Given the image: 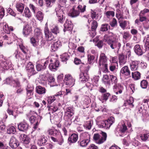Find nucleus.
Here are the masks:
<instances>
[{"mask_svg": "<svg viewBox=\"0 0 149 149\" xmlns=\"http://www.w3.org/2000/svg\"><path fill=\"white\" fill-rule=\"evenodd\" d=\"M119 23L120 26L123 30L127 28V25L130 24L129 21L126 20L120 21Z\"/></svg>", "mask_w": 149, "mask_h": 149, "instance_id": "36", "label": "nucleus"}, {"mask_svg": "<svg viewBox=\"0 0 149 149\" xmlns=\"http://www.w3.org/2000/svg\"><path fill=\"white\" fill-rule=\"evenodd\" d=\"M143 41L145 42L144 48L147 51H149V37L145 38Z\"/></svg>", "mask_w": 149, "mask_h": 149, "instance_id": "54", "label": "nucleus"}, {"mask_svg": "<svg viewBox=\"0 0 149 149\" xmlns=\"http://www.w3.org/2000/svg\"><path fill=\"white\" fill-rule=\"evenodd\" d=\"M134 50L135 53L138 56H141L143 53L147 51L145 48L143 49L142 46L138 44L135 46Z\"/></svg>", "mask_w": 149, "mask_h": 149, "instance_id": "12", "label": "nucleus"}, {"mask_svg": "<svg viewBox=\"0 0 149 149\" xmlns=\"http://www.w3.org/2000/svg\"><path fill=\"white\" fill-rule=\"evenodd\" d=\"M109 78H110L111 83L112 84L116 85L117 83L118 79L116 77L113 75H109Z\"/></svg>", "mask_w": 149, "mask_h": 149, "instance_id": "56", "label": "nucleus"}, {"mask_svg": "<svg viewBox=\"0 0 149 149\" xmlns=\"http://www.w3.org/2000/svg\"><path fill=\"white\" fill-rule=\"evenodd\" d=\"M127 130L128 128L125 122L122 120L119 123L116 129V134L118 136H124L127 132Z\"/></svg>", "mask_w": 149, "mask_h": 149, "instance_id": "3", "label": "nucleus"}, {"mask_svg": "<svg viewBox=\"0 0 149 149\" xmlns=\"http://www.w3.org/2000/svg\"><path fill=\"white\" fill-rule=\"evenodd\" d=\"M132 78L135 80H138L141 78V74L138 71L132 72Z\"/></svg>", "mask_w": 149, "mask_h": 149, "instance_id": "44", "label": "nucleus"}, {"mask_svg": "<svg viewBox=\"0 0 149 149\" xmlns=\"http://www.w3.org/2000/svg\"><path fill=\"white\" fill-rule=\"evenodd\" d=\"M110 28V26L107 23L103 24L101 25L100 30L102 32L106 31H108Z\"/></svg>", "mask_w": 149, "mask_h": 149, "instance_id": "41", "label": "nucleus"}, {"mask_svg": "<svg viewBox=\"0 0 149 149\" xmlns=\"http://www.w3.org/2000/svg\"><path fill=\"white\" fill-rule=\"evenodd\" d=\"M14 55L16 59H18L19 60H22V63H25L27 60V58L26 57L25 58H23L22 57L23 56L22 54L17 50L15 51Z\"/></svg>", "mask_w": 149, "mask_h": 149, "instance_id": "23", "label": "nucleus"}, {"mask_svg": "<svg viewBox=\"0 0 149 149\" xmlns=\"http://www.w3.org/2000/svg\"><path fill=\"white\" fill-rule=\"evenodd\" d=\"M100 117H98L96 120V123L100 128H104V120H99Z\"/></svg>", "mask_w": 149, "mask_h": 149, "instance_id": "48", "label": "nucleus"}, {"mask_svg": "<svg viewBox=\"0 0 149 149\" xmlns=\"http://www.w3.org/2000/svg\"><path fill=\"white\" fill-rule=\"evenodd\" d=\"M29 124L26 121H23L19 123L18 125L19 130L23 132H26L29 129Z\"/></svg>", "mask_w": 149, "mask_h": 149, "instance_id": "14", "label": "nucleus"}, {"mask_svg": "<svg viewBox=\"0 0 149 149\" xmlns=\"http://www.w3.org/2000/svg\"><path fill=\"white\" fill-rule=\"evenodd\" d=\"M20 136V140L23 145L26 148L30 147L31 144L30 142L31 139L29 137L25 134H22Z\"/></svg>", "mask_w": 149, "mask_h": 149, "instance_id": "8", "label": "nucleus"}, {"mask_svg": "<svg viewBox=\"0 0 149 149\" xmlns=\"http://www.w3.org/2000/svg\"><path fill=\"white\" fill-rule=\"evenodd\" d=\"M9 144L10 147L13 149L17 148L19 145L18 140L14 136L11 137Z\"/></svg>", "mask_w": 149, "mask_h": 149, "instance_id": "15", "label": "nucleus"}, {"mask_svg": "<svg viewBox=\"0 0 149 149\" xmlns=\"http://www.w3.org/2000/svg\"><path fill=\"white\" fill-rule=\"evenodd\" d=\"M48 132L50 135L55 137H51V139L53 141L57 142L60 145H61L63 143L64 139L58 130L53 128L49 130Z\"/></svg>", "mask_w": 149, "mask_h": 149, "instance_id": "1", "label": "nucleus"}, {"mask_svg": "<svg viewBox=\"0 0 149 149\" xmlns=\"http://www.w3.org/2000/svg\"><path fill=\"white\" fill-rule=\"evenodd\" d=\"M79 137L80 139L90 140L91 135L87 132H84L80 134Z\"/></svg>", "mask_w": 149, "mask_h": 149, "instance_id": "35", "label": "nucleus"}, {"mask_svg": "<svg viewBox=\"0 0 149 149\" xmlns=\"http://www.w3.org/2000/svg\"><path fill=\"white\" fill-rule=\"evenodd\" d=\"M120 72L127 78L130 77V72L127 66H125L123 67L120 70Z\"/></svg>", "mask_w": 149, "mask_h": 149, "instance_id": "21", "label": "nucleus"}, {"mask_svg": "<svg viewBox=\"0 0 149 149\" xmlns=\"http://www.w3.org/2000/svg\"><path fill=\"white\" fill-rule=\"evenodd\" d=\"M48 81L50 84H51L50 85L51 87H53L56 86V84H54V82L55 80V79L52 76H49L48 78Z\"/></svg>", "mask_w": 149, "mask_h": 149, "instance_id": "55", "label": "nucleus"}, {"mask_svg": "<svg viewBox=\"0 0 149 149\" xmlns=\"http://www.w3.org/2000/svg\"><path fill=\"white\" fill-rule=\"evenodd\" d=\"M47 137L43 135L38 140V143L40 146H45L47 144Z\"/></svg>", "mask_w": 149, "mask_h": 149, "instance_id": "22", "label": "nucleus"}, {"mask_svg": "<svg viewBox=\"0 0 149 149\" xmlns=\"http://www.w3.org/2000/svg\"><path fill=\"white\" fill-rule=\"evenodd\" d=\"M26 70L28 76L29 77L37 73L34 69L33 64L31 62L28 63L26 68Z\"/></svg>", "mask_w": 149, "mask_h": 149, "instance_id": "10", "label": "nucleus"}, {"mask_svg": "<svg viewBox=\"0 0 149 149\" xmlns=\"http://www.w3.org/2000/svg\"><path fill=\"white\" fill-rule=\"evenodd\" d=\"M88 65L87 64L82 63L80 67V70L81 72H87L89 70Z\"/></svg>", "mask_w": 149, "mask_h": 149, "instance_id": "50", "label": "nucleus"}, {"mask_svg": "<svg viewBox=\"0 0 149 149\" xmlns=\"http://www.w3.org/2000/svg\"><path fill=\"white\" fill-rule=\"evenodd\" d=\"M74 109L73 107H70L66 108L65 113L67 114L65 116L73 117L74 114Z\"/></svg>", "mask_w": 149, "mask_h": 149, "instance_id": "25", "label": "nucleus"}, {"mask_svg": "<svg viewBox=\"0 0 149 149\" xmlns=\"http://www.w3.org/2000/svg\"><path fill=\"white\" fill-rule=\"evenodd\" d=\"M59 64V61L57 60H55L54 63H52L49 64V69L52 71H55L57 69Z\"/></svg>", "mask_w": 149, "mask_h": 149, "instance_id": "19", "label": "nucleus"}, {"mask_svg": "<svg viewBox=\"0 0 149 149\" xmlns=\"http://www.w3.org/2000/svg\"><path fill=\"white\" fill-rule=\"evenodd\" d=\"M148 109V107L143 105L141 103L139 102L136 108V111L139 116L142 117L145 115L146 111Z\"/></svg>", "mask_w": 149, "mask_h": 149, "instance_id": "9", "label": "nucleus"}, {"mask_svg": "<svg viewBox=\"0 0 149 149\" xmlns=\"http://www.w3.org/2000/svg\"><path fill=\"white\" fill-rule=\"evenodd\" d=\"M90 140L85 139H80L78 142V143L79 146L82 147L86 146L90 142Z\"/></svg>", "mask_w": 149, "mask_h": 149, "instance_id": "33", "label": "nucleus"}, {"mask_svg": "<svg viewBox=\"0 0 149 149\" xmlns=\"http://www.w3.org/2000/svg\"><path fill=\"white\" fill-rule=\"evenodd\" d=\"M78 139V135L77 134L73 133L69 136L68 139V141L69 143H75L77 141Z\"/></svg>", "mask_w": 149, "mask_h": 149, "instance_id": "24", "label": "nucleus"}, {"mask_svg": "<svg viewBox=\"0 0 149 149\" xmlns=\"http://www.w3.org/2000/svg\"><path fill=\"white\" fill-rule=\"evenodd\" d=\"M64 28L63 31L64 32L66 31H71L72 30L73 25L70 21H69L67 19L65 21V23L64 24Z\"/></svg>", "mask_w": 149, "mask_h": 149, "instance_id": "17", "label": "nucleus"}, {"mask_svg": "<svg viewBox=\"0 0 149 149\" xmlns=\"http://www.w3.org/2000/svg\"><path fill=\"white\" fill-rule=\"evenodd\" d=\"M107 138V134L101 131L100 134L98 133L94 134L93 139L94 140L96 141L97 143L101 144L104 143L106 140Z\"/></svg>", "mask_w": 149, "mask_h": 149, "instance_id": "4", "label": "nucleus"}, {"mask_svg": "<svg viewBox=\"0 0 149 149\" xmlns=\"http://www.w3.org/2000/svg\"><path fill=\"white\" fill-rule=\"evenodd\" d=\"M114 121V118L112 116L110 117L107 120H104V129H109Z\"/></svg>", "mask_w": 149, "mask_h": 149, "instance_id": "18", "label": "nucleus"}, {"mask_svg": "<svg viewBox=\"0 0 149 149\" xmlns=\"http://www.w3.org/2000/svg\"><path fill=\"white\" fill-rule=\"evenodd\" d=\"M139 62L136 61H132L130 63V67L132 70L134 71L137 70Z\"/></svg>", "mask_w": 149, "mask_h": 149, "instance_id": "29", "label": "nucleus"}, {"mask_svg": "<svg viewBox=\"0 0 149 149\" xmlns=\"http://www.w3.org/2000/svg\"><path fill=\"white\" fill-rule=\"evenodd\" d=\"M95 56L91 54L90 53H88V62L90 64L93 63L95 61Z\"/></svg>", "mask_w": 149, "mask_h": 149, "instance_id": "45", "label": "nucleus"}, {"mask_svg": "<svg viewBox=\"0 0 149 149\" xmlns=\"http://www.w3.org/2000/svg\"><path fill=\"white\" fill-rule=\"evenodd\" d=\"M16 132V129L15 127L12 126H9L8 127L7 132L9 134H14Z\"/></svg>", "mask_w": 149, "mask_h": 149, "instance_id": "47", "label": "nucleus"}, {"mask_svg": "<svg viewBox=\"0 0 149 149\" xmlns=\"http://www.w3.org/2000/svg\"><path fill=\"white\" fill-rule=\"evenodd\" d=\"M17 10L22 13L23 12L24 6L23 4L20 2H17L15 6Z\"/></svg>", "mask_w": 149, "mask_h": 149, "instance_id": "37", "label": "nucleus"}, {"mask_svg": "<svg viewBox=\"0 0 149 149\" xmlns=\"http://www.w3.org/2000/svg\"><path fill=\"white\" fill-rule=\"evenodd\" d=\"M39 40L34 37L31 38L30 42L33 46L36 47L38 45Z\"/></svg>", "mask_w": 149, "mask_h": 149, "instance_id": "43", "label": "nucleus"}, {"mask_svg": "<svg viewBox=\"0 0 149 149\" xmlns=\"http://www.w3.org/2000/svg\"><path fill=\"white\" fill-rule=\"evenodd\" d=\"M61 46V43L60 41L58 40L53 42L51 47L50 50L51 52H55Z\"/></svg>", "mask_w": 149, "mask_h": 149, "instance_id": "16", "label": "nucleus"}, {"mask_svg": "<svg viewBox=\"0 0 149 149\" xmlns=\"http://www.w3.org/2000/svg\"><path fill=\"white\" fill-rule=\"evenodd\" d=\"M55 12L58 21L59 23L63 24L65 19L63 11L59 7H58L56 8Z\"/></svg>", "mask_w": 149, "mask_h": 149, "instance_id": "6", "label": "nucleus"}, {"mask_svg": "<svg viewBox=\"0 0 149 149\" xmlns=\"http://www.w3.org/2000/svg\"><path fill=\"white\" fill-rule=\"evenodd\" d=\"M73 117L64 116V119L65 120V124L66 126L68 127L72 123V120Z\"/></svg>", "mask_w": 149, "mask_h": 149, "instance_id": "39", "label": "nucleus"}, {"mask_svg": "<svg viewBox=\"0 0 149 149\" xmlns=\"http://www.w3.org/2000/svg\"><path fill=\"white\" fill-rule=\"evenodd\" d=\"M119 63L120 65L125 64L126 62V58L123 53H121L118 54Z\"/></svg>", "mask_w": 149, "mask_h": 149, "instance_id": "31", "label": "nucleus"}, {"mask_svg": "<svg viewBox=\"0 0 149 149\" xmlns=\"http://www.w3.org/2000/svg\"><path fill=\"white\" fill-rule=\"evenodd\" d=\"M61 58L62 61L66 62L70 58V55L68 53H65L62 55H61Z\"/></svg>", "mask_w": 149, "mask_h": 149, "instance_id": "51", "label": "nucleus"}, {"mask_svg": "<svg viewBox=\"0 0 149 149\" xmlns=\"http://www.w3.org/2000/svg\"><path fill=\"white\" fill-rule=\"evenodd\" d=\"M97 26V22L95 20L93 21L91 26L92 31L89 32L91 37H93L95 35V31Z\"/></svg>", "mask_w": 149, "mask_h": 149, "instance_id": "27", "label": "nucleus"}, {"mask_svg": "<svg viewBox=\"0 0 149 149\" xmlns=\"http://www.w3.org/2000/svg\"><path fill=\"white\" fill-rule=\"evenodd\" d=\"M116 16L118 19L123 18V13L119 8H117L116 10Z\"/></svg>", "mask_w": 149, "mask_h": 149, "instance_id": "57", "label": "nucleus"}, {"mask_svg": "<svg viewBox=\"0 0 149 149\" xmlns=\"http://www.w3.org/2000/svg\"><path fill=\"white\" fill-rule=\"evenodd\" d=\"M113 88L116 89H119L118 93L120 94L122 93V90H123V86L121 84H116L113 86Z\"/></svg>", "mask_w": 149, "mask_h": 149, "instance_id": "60", "label": "nucleus"}, {"mask_svg": "<svg viewBox=\"0 0 149 149\" xmlns=\"http://www.w3.org/2000/svg\"><path fill=\"white\" fill-rule=\"evenodd\" d=\"M110 95H111L109 93H106L102 95L101 98H99V100L102 102L106 101Z\"/></svg>", "mask_w": 149, "mask_h": 149, "instance_id": "40", "label": "nucleus"}, {"mask_svg": "<svg viewBox=\"0 0 149 149\" xmlns=\"http://www.w3.org/2000/svg\"><path fill=\"white\" fill-rule=\"evenodd\" d=\"M107 43L112 49H116L118 51L121 47V44L118 39L109 40L107 41Z\"/></svg>", "mask_w": 149, "mask_h": 149, "instance_id": "7", "label": "nucleus"}, {"mask_svg": "<svg viewBox=\"0 0 149 149\" xmlns=\"http://www.w3.org/2000/svg\"><path fill=\"white\" fill-rule=\"evenodd\" d=\"M139 14L146 17L147 16L149 17V9L145 8L140 11Z\"/></svg>", "mask_w": 149, "mask_h": 149, "instance_id": "53", "label": "nucleus"}, {"mask_svg": "<svg viewBox=\"0 0 149 149\" xmlns=\"http://www.w3.org/2000/svg\"><path fill=\"white\" fill-rule=\"evenodd\" d=\"M36 17L37 19L39 21L42 20L44 15L40 11L38 12L36 14Z\"/></svg>", "mask_w": 149, "mask_h": 149, "instance_id": "63", "label": "nucleus"}, {"mask_svg": "<svg viewBox=\"0 0 149 149\" xmlns=\"http://www.w3.org/2000/svg\"><path fill=\"white\" fill-rule=\"evenodd\" d=\"M114 34L112 32H109L106 34L104 37V40L107 42V41L109 40H112L111 39L113 37Z\"/></svg>", "mask_w": 149, "mask_h": 149, "instance_id": "46", "label": "nucleus"}, {"mask_svg": "<svg viewBox=\"0 0 149 149\" xmlns=\"http://www.w3.org/2000/svg\"><path fill=\"white\" fill-rule=\"evenodd\" d=\"M75 79H72L70 80L67 81H66L65 82L66 85L68 86L69 87H72L74 84Z\"/></svg>", "mask_w": 149, "mask_h": 149, "instance_id": "64", "label": "nucleus"}, {"mask_svg": "<svg viewBox=\"0 0 149 149\" xmlns=\"http://www.w3.org/2000/svg\"><path fill=\"white\" fill-rule=\"evenodd\" d=\"M12 65L11 61L9 58L0 59V65L2 68L1 70H8L12 68Z\"/></svg>", "mask_w": 149, "mask_h": 149, "instance_id": "5", "label": "nucleus"}, {"mask_svg": "<svg viewBox=\"0 0 149 149\" xmlns=\"http://www.w3.org/2000/svg\"><path fill=\"white\" fill-rule=\"evenodd\" d=\"M44 31L45 38L47 40L51 41L53 40L54 36L48 28L47 23H46L45 24Z\"/></svg>", "mask_w": 149, "mask_h": 149, "instance_id": "11", "label": "nucleus"}, {"mask_svg": "<svg viewBox=\"0 0 149 149\" xmlns=\"http://www.w3.org/2000/svg\"><path fill=\"white\" fill-rule=\"evenodd\" d=\"M47 107L48 108V110L50 111L49 113H52L56 112L58 109V108L57 104H54L51 105H48Z\"/></svg>", "mask_w": 149, "mask_h": 149, "instance_id": "30", "label": "nucleus"}, {"mask_svg": "<svg viewBox=\"0 0 149 149\" xmlns=\"http://www.w3.org/2000/svg\"><path fill=\"white\" fill-rule=\"evenodd\" d=\"M79 14V11L75 10L74 7H73L72 11L69 13V15L72 17H75L78 16Z\"/></svg>", "mask_w": 149, "mask_h": 149, "instance_id": "42", "label": "nucleus"}, {"mask_svg": "<svg viewBox=\"0 0 149 149\" xmlns=\"http://www.w3.org/2000/svg\"><path fill=\"white\" fill-rule=\"evenodd\" d=\"M32 29L31 26L29 24L25 26L23 28V33L25 36H26L31 33Z\"/></svg>", "mask_w": 149, "mask_h": 149, "instance_id": "20", "label": "nucleus"}, {"mask_svg": "<svg viewBox=\"0 0 149 149\" xmlns=\"http://www.w3.org/2000/svg\"><path fill=\"white\" fill-rule=\"evenodd\" d=\"M79 78L81 82L83 83L88 81L89 77L87 73H83L80 74Z\"/></svg>", "mask_w": 149, "mask_h": 149, "instance_id": "28", "label": "nucleus"}, {"mask_svg": "<svg viewBox=\"0 0 149 149\" xmlns=\"http://www.w3.org/2000/svg\"><path fill=\"white\" fill-rule=\"evenodd\" d=\"M140 137L141 140L144 142H146L149 141V131L143 130L140 134Z\"/></svg>", "mask_w": 149, "mask_h": 149, "instance_id": "13", "label": "nucleus"}, {"mask_svg": "<svg viewBox=\"0 0 149 149\" xmlns=\"http://www.w3.org/2000/svg\"><path fill=\"white\" fill-rule=\"evenodd\" d=\"M56 0H45L46 6L47 7H51L54 3Z\"/></svg>", "mask_w": 149, "mask_h": 149, "instance_id": "62", "label": "nucleus"}, {"mask_svg": "<svg viewBox=\"0 0 149 149\" xmlns=\"http://www.w3.org/2000/svg\"><path fill=\"white\" fill-rule=\"evenodd\" d=\"M103 83L106 86H109L111 85V82L109 78V75H104L102 78Z\"/></svg>", "mask_w": 149, "mask_h": 149, "instance_id": "32", "label": "nucleus"}, {"mask_svg": "<svg viewBox=\"0 0 149 149\" xmlns=\"http://www.w3.org/2000/svg\"><path fill=\"white\" fill-rule=\"evenodd\" d=\"M36 91L38 94L44 95L46 93V90L45 87L40 86H38L36 88Z\"/></svg>", "mask_w": 149, "mask_h": 149, "instance_id": "26", "label": "nucleus"}, {"mask_svg": "<svg viewBox=\"0 0 149 149\" xmlns=\"http://www.w3.org/2000/svg\"><path fill=\"white\" fill-rule=\"evenodd\" d=\"M47 106L48 105L51 104L56 100V98L54 96L48 97L47 98Z\"/></svg>", "mask_w": 149, "mask_h": 149, "instance_id": "59", "label": "nucleus"}, {"mask_svg": "<svg viewBox=\"0 0 149 149\" xmlns=\"http://www.w3.org/2000/svg\"><path fill=\"white\" fill-rule=\"evenodd\" d=\"M93 122L92 120H90L89 121H86L83 125V126L85 129L86 130H90L92 127V125L93 124Z\"/></svg>", "mask_w": 149, "mask_h": 149, "instance_id": "38", "label": "nucleus"}, {"mask_svg": "<svg viewBox=\"0 0 149 149\" xmlns=\"http://www.w3.org/2000/svg\"><path fill=\"white\" fill-rule=\"evenodd\" d=\"M50 30L52 33L55 35L59 33V28L57 26H54L51 27Z\"/></svg>", "mask_w": 149, "mask_h": 149, "instance_id": "49", "label": "nucleus"}, {"mask_svg": "<svg viewBox=\"0 0 149 149\" xmlns=\"http://www.w3.org/2000/svg\"><path fill=\"white\" fill-rule=\"evenodd\" d=\"M24 14L25 15V16L28 18H30L31 16V13L30 12L29 8L26 7L25 8Z\"/></svg>", "mask_w": 149, "mask_h": 149, "instance_id": "52", "label": "nucleus"}, {"mask_svg": "<svg viewBox=\"0 0 149 149\" xmlns=\"http://www.w3.org/2000/svg\"><path fill=\"white\" fill-rule=\"evenodd\" d=\"M39 39L42 38V34L40 30L38 28H36L34 30V36Z\"/></svg>", "mask_w": 149, "mask_h": 149, "instance_id": "34", "label": "nucleus"}, {"mask_svg": "<svg viewBox=\"0 0 149 149\" xmlns=\"http://www.w3.org/2000/svg\"><path fill=\"white\" fill-rule=\"evenodd\" d=\"M107 61V58L105 54L103 53H101L100 56L99 66L100 73L101 71L104 73L109 72L108 69Z\"/></svg>", "mask_w": 149, "mask_h": 149, "instance_id": "2", "label": "nucleus"}, {"mask_svg": "<svg viewBox=\"0 0 149 149\" xmlns=\"http://www.w3.org/2000/svg\"><path fill=\"white\" fill-rule=\"evenodd\" d=\"M36 68L38 71H40L44 70L46 68L45 65H44L43 64H37L36 65Z\"/></svg>", "mask_w": 149, "mask_h": 149, "instance_id": "58", "label": "nucleus"}, {"mask_svg": "<svg viewBox=\"0 0 149 149\" xmlns=\"http://www.w3.org/2000/svg\"><path fill=\"white\" fill-rule=\"evenodd\" d=\"M38 117L37 118L35 116H32L30 118L29 120L31 123H38Z\"/></svg>", "mask_w": 149, "mask_h": 149, "instance_id": "61", "label": "nucleus"}]
</instances>
